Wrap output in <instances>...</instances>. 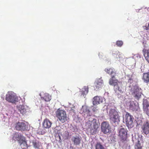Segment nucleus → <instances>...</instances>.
<instances>
[{"label":"nucleus","instance_id":"4468645a","mask_svg":"<svg viewBox=\"0 0 149 149\" xmlns=\"http://www.w3.org/2000/svg\"><path fill=\"white\" fill-rule=\"evenodd\" d=\"M143 110L144 113L149 116V102L146 99L144 100L143 103Z\"/></svg>","mask_w":149,"mask_h":149},{"label":"nucleus","instance_id":"473e14b6","mask_svg":"<svg viewBox=\"0 0 149 149\" xmlns=\"http://www.w3.org/2000/svg\"><path fill=\"white\" fill-rule=\"evenodd\" d=\"M72 149H74V148L73 147H72Z\"/></svg>","mask_w":149,"mask_h":149},{"label":"nucleus","instance_id":"dca6fc26","mask_svg":"<svg viewBox=\"0 0 149 149\" xmlns=\"http://www.w3.org/2000/svg\"><path fill=\"white\" fill-rule=\"evenodd\" d=\"M81 137L79 135L76 136H73L71 139V140L73 144L76 146L79 145L81 144Z\"/></svg>","mask_w":149,"mask_h":149},{"label":"nucleus","instance_id":"423d86ee","mask_svg":"<svg viewBox=\"0 0 149 149\" xmlns=\"http://www.w3.org/2000/svg\"><path fill=\"white\" fill-rule=\"evenodd\" d=\"M140 88L136 86H134L130 90L131 95L136 99L139 100L141 97V93Z\"/></svg>","mask_w":149,"mask_h":149},{"label":"nucleus","instance_id":"6e6552de","mask_svg":"<svg viewBox=\"0 0 149 149\" xmlns=\"http://www.w3.org/2000/svg\"><path fill=\"white\" fill-rule=\"evenodd\" d=\"M128 131L126 128H120L118 136L123 142L126 140Z\"/></svg>","mask_w":149,"mask_h":149},{"label":"nucleus","instance_id":"f03ea898","mask_svg":"<svg viewBox=\"0 0 149 149\" xmlns=\"http://www.w3.org/2000/svg\"><path fill=\"white\" fill-rule=\"evenodd\" d=\"M96 121V119L89 118L86 123L87 129H90L91 133L93 135L96 134L99 129V125Z\"/></svg>","mask_w":149,"mask_h":149},{"label":"nucleus","instance_id":"a211bd4d","mask_svg":"<svg viewBox=\"0 0 149 149\" xmlns=\"http://www.w3.org/2000/svg\"><path fill=\"white\" fill-rule=\"evenodd\" d=\"M52 124L51 122L49 119L46 118L43 121V126L45 128L49 129L51 127Z\"/></svg>","mask_w":149,"mask_h":149},{"label":"nucleus","instance_id":"c85d7f7f","mask_svg":"<svg viewBox=\"0 0 149 149\" xmlns=\"http://www.w3.org/2000/svg\"><path fill=\"white\" fill-rule=\"evenodd\" d=\"M116 44L118 46L121 47L123 45V42L122 41L118 40L116 42Z\"/></svg>","mask_w":149,"mask_h":149},{"label":"nucleus","instance_id":"20e7f679","mask_svg":"<svg viewBox=\"0 0 149 149\" xmlns=\"http://www.w3.org/2000/svg\"><path fill=\"white\" fill-rule=\"evenodd\" d=\"M109 118L112 122L115 123L119 121L120 116L118 113L114 109H111L109 113Z\"/></svg>","mask_w":149,"mask_h":149},{"label":"nucleus","instance_id":"9b49d317","mask_svg":"<svg viewBox=\"0 0 149 149\" xmlns=\"http://www.w3.org/2000/svg\"><path fill=\"white\" fill-rule=\"evenodd\" d=\"M133 117L129 113H127L125 115L126 123L128 127H132L133 125Z\"/></svg>","mask_w":149,"mask_h":149},{"label":"nucleus","instance_id":"f8f14e48","mask_svg":"<svg viewBox=\"0 0 149 149\" xmlns=\"http://www.w3.org/2000/svg\"><path fill=\"white\" fill-rule=\"evenodd\" d=\"M141 132L144 134L147 135L149 133V121L144 122L141 125Z\"/></svg>","mask_w":149,"mask_h":149},{"label":"nucleus","instance_id":"2f4dec72","mask_svg":"<svg viewBox=\"0 0 149 149\" xmlns=\"http://www.w3.org/2000/svg\"><path fill=\"white\" fill-rule=\"evenodd\" d=\"M91 107H92V110L93 111L95 112L97 110L96 107H95V106H92Z\"/></svg>","mask_w":149,"mask_h":149},{"label":"nucleus","instance_id":"39448f33","mask_svg":"<svg viewBox=\"0 0 149 149\" xmlns=\"http://www.w3.org/2000/svg\"><path fill=\"white\" fill-rule=\"evenodd\" d=\"M13 139L15 141H17L20 146L23 144L24 146L27 145L25 138L21 134H19L18 133L14 134L13 137Z\"/></svg>","mask_w":149,"mask_h":149},{"label":"nucleus","instance_id":"5701e85b","mask_svg":"<svg viewBox=\"0 0 149 149\" xmlns=\"http://www.w3.org/2000/svg\"><path fill=\"white\" fill-rule=\"evenodd\" d=\"M56 133L55 135V137L57 141H59L60 142H61V136H62V132L60 130H57L56 131Z\"/></svg>","mask_w":149,"mask_h":149},{"label":"nucleus","instance_id":"a878e982","mask_svg":"<svg viewBox=\"0 0 149 149\" xmlns=\"http://www.w3.org/2000/svg\"><path fill=\"white\" fill-rule=\"evenodd\" d=\"M88 86H84L81 91V94L85 95L87 94L88 91Z\"/></svg>","mask_w":149,"mask_h":149},{"label":"nucleus","instance_id":"0eeeda50","mask_svg":"<svg viewBox=\"0 0 149 149\" xmlns=\"http://www.w3.org/2000/svg\"><path fill=\"white\" fill-rule=\"evenodd\" d=\"M102 132L104 134H107L111 132V127L108 122L104 121L101 125Z\"/></svg>","mask_w":149,"mask_h":149},{"label":"nucleus","instance_id":"7ed1b4c3","mask_svg":"<svg viewBox=\"0 0 149 149\" xmlns=\"http://www.w3.org/2000/svg\"><path fill=\"white\" fill-rule=\"evenodd\" d=\"M55 113L57 120L62 123L67 121L69 119L66 111L64 110L58 109L56 111Z\"/></svg>","mask_w":149,"mask_h":149},{"label":"nucleus","instance_id":"6ab92c4d","mask_svg":"<svg viewBox=\"0 0 149 149\" xmlns=\"http://www.w3.org/2000/svg\"><path fill=\"white\" fill-rule=\"evenodd\" d=\"M102 102L101 97L97 96L94 97L93 98V105L98 104Z\"/></svg>","mask_w":149,"mask_h":149},{"label":"nucleus","instance_id":"412c9836","mask_svg":"<svg viewBox=\"0 0 149 149\" xmlns=\"http://www.w3.org/2000/svg\"><path fill=\"white\" fill-rule=\"evenodd\" d=\"M142 52L145 59L149 63V50L143 49Z\"/></svg>","mask_w":149,"mask_h":149},{"label":"nucleus","instance_id":"aec40b11","mask_svg":"<svg viewBox=\"0 0 149 149\" xmlns=\"http://www.w3.org/2000/svg\"><path fill=\"white\" fill-rule=\"evenodd\" d=\"M32 143L33 147L36 149H40V148L42 147L41 143L38 141L33 140Z\"/></svg>","mask_w":149,"mask_h":149},{"label":"nucleus","instance_id":"2eb2a0df","mask_svg":"<svg viewBox=\"0 0 149 149\" xmlns=\"http://www.w3.org/2000/svg\"><path fill=\"white\" fill-rule=\"evenodd\" d=\"M15 128L16 130L21 131L26 130V126L25 124L23 122H18L15 125Z\"/></svg>","mask_w":149,"mask_h":149},{"label":"nucleus","instance_id":"b1692460","mask_svg":"<svg viewBox=\"0 0 149 149\" xmlns=\"http://www.w3.org/2000/svg\"><path fill=\"white\" fill-rule=\"evenodd\" d=\"M142 79L144 82L146 83H148L149 82V72L144 73Z\"/></svg>","mask_w":149,"mask_h":149},{"label":"nucleus","instance_id":"cd10ccee","mask_svg":"<svg viewBox=\"0 0 149 149\" xmlns=\"http://www.w3.org/2000/svg\"><path fill=\"white\" fill-rule=\"evenodd\" d=\"M135 149H142V147L139 141L138 140L137 143L134 146Z\"/></svg>","mask_w":149,"mask_h":149},{"label":"nucleus","instance_id":"7c9ffc66","mask_svg":"<svg viewBox=\"0 0 149 149\" xmlns=\"http://www.w3.org/2000/svg\"><path fill=\"white\" fill-rule=\"evenodd\" d=\"M134 106L133 104H130V109L133 111H134L136 109L135 106L134 105Z\"/></svg>","mask_w":149,"mask_h":149},{"label":"nucleus","instance_id":"393cba45","mask_svg":"<svg viewBox=\"0 0 149 149\" xmlns=\"http://www.w3.org/2000/svg\"><path fill=\"white\" fill-rule=\"evenodd\" d=\"M18 109L21 113L23 114L26 112V109L23 105H20L18 107Z\"/></svg>","mask_w":149,"mask_h":149},{"label":"nucleus","instance_id":"9d476101","mask_svg":"<svg viewBox=\"0 0 149 149\" xmlns=\"http://www.w3.org/2000/svg\"><path fill=\"white\" fill-rule=\"evenodd\" d=\"M80 113L85 117L91 116L92 114L88 107L86 106H83L80 111Z\"/></svg>","mask_w":149,"mask_h":149},{"label":"nucleus","instance_id":"c756f323","mask_svg":"<svg viewBox=\"0 0 149 149\" xmlns=\"http://www.w3.org/2000/svg\"><path fill=\"white\" fill-rule=\"evenodd\" d=\"M143 27L144 30H149V23H147L145 26H143Z\"/></svg>","mask_w":149,"mask_h":149},{"label":"nucleus","instance_id":"ddd939ff","mask_svg":"<svg viewBox=\"0 0 149 149\" xmlns=\"http://www.w3.org/2000/svg\"><path fill=\"white\" fill-rule=\"evenodd\" d=\"M94 90L97 91L102 88L103 86V81L99 79L96 80L94 82Z\"/></svg>","mask_w":149,"mask_h":149},{"label":"nucleus","instance_id":"f257e3e1","mask_svg":"<svg viewBox=\"0 0 149 149\" xmlns=\"http://www.w3.org/2000/svg\"><path fill=\"white\" fill-rule=\"evenodd\" d=\"M109 84L114 86V90L115 94L118 98H121L122 94L123 93L122 90V85L120 84V82L116 79L115 76L111 77L109 81Z\"/></svg>","mask_w":149,"mask_h":149},{"label":"nucleus","instance_id":"4be33fe9","mask_svg":"<svg viewBox=\"0 0 149 149\" xmlns=\"http://www.w3.org/2000/svg\"><path fill=\"white\" fill-rule=\"evenodd\" d=\"M41 99L42 100H44L46 102H49L51 99V96L47 93H45L44 94V96H41L40 95Z\"/></svg>","mask_w":149,"mask_h":149},{"label":"nucleus","instance_id":"1a4fd4ad","mask_svg":"<svg viewBox=\"0 0 149 149\" xmlns=\"http://www.w3.org/2000/svg\"><path fill=\"white\" fill-rule=\"evenodd\" d=\"M6 100L9 102L15 103L17 101L18 98L13 92H10L6 94Z\"/></svg>","mask_w":149,"mask_h":149},{"label":"nucleus","instance_id":"f3484780","mask_svg":"<svg viewBox=\"0 0 149 149\" xmlns=\"http://www.w3.org/2000/svg\"><path fill=\"white\" fill-rule=\"evenodd\" d=\"M104 71L107 74H109L111 77L114 76H116V71L115 69L113 68H106Z\"/></svg>","mask_w":149,"mask_h":149},{"label":"nucleus","instance_id":"bb28decb","mask_svg":"<svg viewBox=\"0 0 149 149\" xmlns=\"http://www.w3.org/2000/svg\"><path fill=\"white\" fill-rule=\"evenodd\" d=\"M95 149H105L100 142H97L95 146Z\"/></svg>","mask_w":149,"mask_h":149}]
</instances>
